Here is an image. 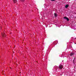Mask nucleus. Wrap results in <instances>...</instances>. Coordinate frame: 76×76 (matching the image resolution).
Masks as SVG:
<instances>
[{"mask_svg":"<svg viewBox=\"0 0 76 76\" xmlns=\"http://www.w3.org/2000/svg\"><path fill=\"white\" fill-rule=\"evenodd\" d=\"M61 75H62V74H61Z\"/></svg>","mask_w":76,"mask_h":76,"instance_id":"obj_12","label":"nucleus"},{"mask_svg":"<svg viewBox=\"0 0 76 76\" xmlns=\"http://www.w3.org/2000/svg\"><path fill=\"white\" fill-rule=\"evenodd\" d=\"M54 15H55V16H56V17H57V15L56 13H54Z\"/></svg>","mask_w":76,"mask_h":76,"instance_id":"obj_8","label":"nucleus"},{"mask_svg":"<svg viewBox=\"0 0 76 76\" xmlns=\"http://www.w3.org/2000/svg\"><path fill=\"white\" fill-rule=\"evenodd\" d=\"M20 1H24V0H20Z\"/></svg>","mask_w":76,"mask_h":76,"instance_id":"obj_10","label":"nucleus"},{"mask_svg":"<svg viewBox=\"0 0 76 76\" xmlns=\"http://www.w3.org/2000/svg\"><path fill=\"white\" fill-rule=\"evenodd\" d=\"M51 1H55L56 0H50Z\"/></svg>","mask_w":76,"mask_h":76,"instance_id":"obj_11","label":"nucleus"},{"mask_svg":"<svg viewBox=\"0 0 76 76\" xmlns=\"http://www.w3.org/2000/svg\"><path fill=\"white\" fill-rule=\"evenodd\" d=\"M75 40L76 41L75 43V44H76V38L75 39Z\"/></svg>","mask_w":76,"mask_h":76,"instance_id":"obj_9","label":"nucleus"},{"mask_svg":"<svg viewBox=\"0 0 76 76\" xmlns=\"http://www.w3.org/2000/svg\"><path fill=\"white\" fill-rule=\"evenodd\" d=\"M54 68H55V69H57L58 68V66H54Z\"/></svg>","mask_w":76,"mask_h":76,"instance_id":"obj_7","label":"nucleus"},{"mask_svg":"<svg viewBox=\"0 0 76 76\" xmlns=\"http://www.w3.org/2000/svg\"><path fill=\"white\" fill-rule=\"evenodd\" d=\"M6 75H5V76Z\"/></svg>","mask_w":76,"mask_h":76,"instance_id":"obj_13","label":"nucleus"},{"mask_svg":"<svg viewBox=\"0 0 76 76\" xmlns=\"http://www.w3.org/2000/svg\"><path fill=\"white\" fill-rule=\"evenodd\" d=\"M74 54H75V53H74L73 52H72L70 53V56H73Z\"/></svg>","mask_w":76,"mask_h":76,"instance_id":"obj_2","label":"nucleus"},{"mask_svg":"<svg viewBox=\"0 0 76 76\" xmlns=\"http://www.w3.org/2000/svg\"><path fill=\"white\" fill-rule=\"evenodd\" d=\"M13 1L14 3H16V2H17V0H13Z\"/></svg>","mask_w":76,"mask_h":76,"instance_id":"obj_5","label":"nucleus"},{"mask_svg":"<svg viewBox=\"0 0 76 76\" xmlns=\"http://www.w3.org/2000/svg\"><path fill=\"white\" fill-rule=\"evenodd\" d=\"M64 19H66V20H67V21H69V19L68 18L66 17H64Z\"/></svg>","mask_w":76,"mask_h":76,"instance_id":"obj_1","label":"nucleus"},{"mask_svg":"<svg viewBox=\"0 0 76 76\" xmlns=\"http://www.w3.org/2000/svg\"><path fill=\"white\" fill-rule=\"evenodd\" d=\"M1 35L3 37H5L6 34H5V33H2Z\"/></svg>","mask_w":76,"mask_h":76,"instance_id":"obj_4","label":"nucleus"},{"mask_svg":"<svg viewBox=\"0 0 76 76\" xmlns=\"http://www.w3.org/2000/svg\"><path fill=\"white\" fill-rule=\"evenodd\" d=\"M69 7V5H65V7L66 8H67V7Z\"/></svg>","mask_w":76,"mask_h":76,"instance_id":"obj_6","label":"nucleus"},{"mask_svg":"<svg viewBox=\"0 0 76 76\" xmlns=\"http://www.w3.org/2000/svg\"><path fill=\"white\" fill-rule=\"evenodd\" d=\"M59 68L60 69H62L63 68V66L62 65H61L59 66Z\"/></svg>","mask_w":76,"mask_h":76,"instance_id":"obj_3","label":"nucleus"}]
</instances>
